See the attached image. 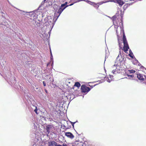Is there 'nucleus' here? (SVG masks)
I'll return each mask as SVG.
<instances>
[{
	"mask_svg": "<svg viewBox=\"0 0 146 146\" xmlns=\"http://www.w3.org/2000/svg\"><path fill=\"white\" fill-rule=\"evenodd\" d=\"M104 79H105V80H106L107 81L109 82H111V79H109L108 78L106 77H105L104 78Z\"/></svg>",
	"mask_w": 146,
	"mask_h": 146,
	"instance_id": "nucleus-18",
	"label": "nucleus"
},
{
	"mask_svg": "<svg viewBox=\"0 0 146 146\" xmlns=\"http://www.w3.org/2000/svg\"><path fill=\"white\" fill-rule=\"evenodd\" d=\"M87 2L88 3L91 5H93L94 7H96V3L94 2H92L91 1L89 0L88 1V2Z\"/></svg>",
	"mask_w": 146,
	"mask_h": 146,
	"instance_id": "nucleus-11",
	"label": "nucleus"
},
{
	"mask_svg": "<svg viewBox=\"0 0 146 146\" xmlns=\"http://www.w3.org/2000/svg\"><path fill=\"white\" fill-rule=\"evenodd\" d=\"M91 89L89 87L82 85L81 88V90L83 93H87L90 91Z\"/></svg>",
	"mask_w": 146,
	"mask_h": 146,
	"instance_id": "nucleus-4",
	"label": "nucleus"
},
{
	"mask_svg": "<svg viewBox=\"0 0 146 146\" xmlns=\"http://www.w3.org/2000/svg\"><path fill=\"white\" fill-rule=\"evenodd\" d=\"M136 60V61L137 62H138V61L137 60Z\"/></svg>",
	"mask_w": 146,
	"mask_h": 146,
	"instance_id": "nucleus-37",
	"label": "nucleus"
},
{
	"mask_svg": "<svg viewBox=\"0 0 146 146\" xmlns=\"http://www.w3.org/2000/svg\"><path fill=\"white\" fill-rule=\"evenodd\" d=\"M78 122V121H76V122H71V121H70V122L71 123V124H72V126H73V128H74V124L76 122Z\"/></svg>",
	"mask_w": 146,
	"mask_h": 146,
	"instance_id": "nucleus-21",
	"label": "nucleus"
},
{
	"mask_svg": "<svg viewBox=\"0 0 146 146\" xmlns=\"http://www.w3.org/2000/svg\"><path fill=\"white\" fill-rule=\"evenodd\" d=\"M7 23H5V22L4 23H2V24L4 25H5V26H6L7 25Z\"/></svg>",
	"mask_w": 146,
	"mask_h": 146,
	"instance_id": "nucleus-29",
	"label": "nucleus"
},
{
	"mask_svg": "<svg viewBox=\"0 0 146 146\" xmlns=\"http://www.w3.org/2000/svg\"><path fill=\"white\" fill-rule=\"evenodd\" d=\"M98 6L97 8H98L99 7V5L97 6Z\"/></svg>",
	"mask_w": 146,
	"mask_h": 146,
	"instance_id": "nucleus-40",
	"label": "nucleus"
},
{
	"mask_svg": "<svg viewBox=\"0 0 146 146\" xmlns=\"http://www.w3.org/2000/svg\"><path fill=\"white\" fill-rule=\"evenodd\" d=\"M62 4L60 6L57 5H56V6H55L54 10L55 11L54 13V16L55 17H56V20L58 18L61 14L63 12V11L67 7H68V5L62 6Z\"/></svg>",
	"mask_w": 146,
	"mask_h": 146,
	"instance_id": "nucleus-2",
	"label": "nucleus"
},
{
	"mask_svg": "<svg viewBox=\"0 0 146 146\" xmlns=\"http://www.w3.org/2000/svg\"><path fill=\"white\" fill-rule=\"evenodd\" d=\"M10 2H9V4H10Z\"/></svg>",
	"mask_w": 146,
	"mask_h": 146,
	"instance_id": "nucleus-42",
	"label": "nucleus"
},
{
	"mask_svg": "<svg viewBox=\"0 0 146 146\" xmlns=\"http://www.w3.org/2000/svg\"><path fill=\"white\" fill-rule=\"evenodd\" d=\"M141 69H143V68H144L145 69V70H146V68H145L143 66H141Z\"/></svg>",
	"mask_w": 146,
	"mask_h": 146,
	"instance_id": "nucleus-30",
	"label": "nucleus"
},
{
	"mask_svg": "<svg viewBox=\"0 0 146 146\" xmlns=\"http://www.w3.org/2000/svg\"><path fill=\"white\" fill-rule=\"evenodd\" d=\"M127 75L128 76V77L130 76V77H131V78H133V77L134 76L133 75H129V74H127Z\"/></svg>",
	"mask_w": 146,
	"mask_h": 146,
	"instance_id": "nucleus-25",
	"label": "nucleus"
},
{
	"mask_svg": "<svg viewBox=\"0 0 146 146\" xmlns=\"http://www.w3.org/2000/svg\"><path fill=\"white\" fill-rule=\"evenodd\" d=\"M137 77L140 80H144V79L143 78V75L142 74H137Z\"/></svg>",
	"mask_w": 146,
	"mask_h": 146,
	"instance_id": "nucleus-8",
	"label": "nucleus"
},
{
	"mask_svg": "<svg viewBox=\"0 0 146 146\" xmlns=\"http://www.w3.org/2000/svg\"><path fill=\"white\" fill-rule=\"evenodd\" d=\"M116 64L117 63H115V64L112 67V69L113 70H112V71H115V70H116V69L117 68Z\"/></svg>",
	"mask_w": 146,
	"mask_h": 146,
	"instance_id": "nucleus-15",
	"label": "nucleus"
},
{
	"mask_svg": "<svg viewBox=\"0 0 146 146\" xmlns=\"http://www.w3.org/2000/svg\"><path fill=\"white\" fill-rule=\"evenodd\" d=\"M80 86V84L78 82H75L74 85V86H76L78 88H79Z\"/></svg>",
	"mask_w": 146,
	"mask_h": 146,
	"instance_id": "nucleus-14",
	"label": "nucleus"
},
{
	"mask_svg": "<svg viewBox=\"0 0 146 146\" xmlns=\"http://www.w3.org/2000/svg\"><path fill=\"white\" fill-rule=\"evenodd\" d=\"M145 79H146V78H145Z\"/></svg>",
	"mask_w": 146,
	"mask_h": 146,
	"instance_id": "nucleus-43",
	"label": "nucleus"
},
{
	"mask_svg": "<svg viewBox=\"0 0 146 146\" xmlns=\"http://www.w3.org/2000/svg\"><path fill=\"white\" fill-rule=\"evenodd\" d=\"M46 0H44L41 3L40 5L38 7L37 11H38L39 12L40 11V10H41V9H40V7L42 6V5L44 4L46 1Z\"/></svg>",
	"mask_w": 146,
	"mask_h": 146,
	"instance_id": "nucleus-10",
	"label": "nucleus"
},
{
	"mask_svg": "<svg viewBox=\"0 0 146 146\" xmlns=\"http://www.w3.org/2000/svg\"><path fill=\"white\" fill-rule=\"evenodd\" d=\"M45 92H46V93H48L47 91V90H46L45 89Z\"/></svg>",
	"mask_w": 146,
	"mask_h": 146,
	"instance_id": "nucleus-35",
	"label": "nucleus"
},
{
	"mask_svg": "<svg viewBox=\"0 0 146 146\" xmlns=\"http://www.w3.org/2000/svg\"><path fill=\"white\" fill-rule=\"evenodd\" d=\"M129 56L132 58H133L134 57V56L131 50L130 49L129 50Z\"/></svg>",
	"mask_w": 146,
	"mask_h": 146,
	"instance_id": "nucleus-13",
	"label": "nucleus"
},
{
	"mask_svg": "<svg viewBox=\"0 0 146 146\" xmlns=\"http://www.w3.org/2000/svg\"><path fill=\"white\" fill-rule=\"evenodd\" d=\"M57 143L54 141H53L48 143V146H56Z\"/></svg>",
	"mask_w": 146,
	"mask_h": 146,
	"instance_id": "nucleus-9",
	"label": "nucleus"
},
{
	"mask_svg": "<svg viewBox=\"0 0 146 146\" xmlns=\"http://www.w3.org/2000/svg\"><path fill=\"white\" fill-rule=\"evenodd\" d=\"M52 128V126L50 125H48L45 127V129L46 131V133L48 134L50 132V130Z\"/></svg>",
	"mask_w": 146,
	"mask_h": 146,
	"instance_id": "nucleus-7",
	"label": "nucleus"
},
{
	"mask_svg": "<svg viewBox=\"0 0 146 146\" xmlns=\"http://www.w3.org/2000/svg\"><path fill=\"white\" fill-rule=\"evenodd\" d=\"M88 0H78L77 1V2H79L80 1H85L86 2H88Z\"/></svg>",
	"mask_w": 146,
	"mask_h": 146,
	"instance_id": "nucleus-26",
	"label": "nucleus"
},
{
	"mask_svg": "<svg viewBox=\"0 0 146 146\" xmlns=\"http://www.w3.org/2000/svg\"><path fill=\"white\" fill-rule=\"evenodd\" d=\"M42 83L44 86H46V84L45 83V82L44 81L42 82Z\"/></svg>",
	"mask_w": 146,
	"mask_h": 146,
	"instance_id": "nucleus-28",
	"label": "nucleus"
},
{
	"mask_svg": "<svg viewBox=\"0 0 146 146\" xmlns=\"http://www.w3.org/2000/svg\"><path fill=\"white\" fill-rule=\"evenodd\" d=\"M102 3V2H100V3H98L97 4H96V5H97V4H99V5H101Z\"/></svg>",
	"mask_w": 146,
	"mask_h": 146,
	"instance_id": "nucleus-33",
	"label": "nucleus"
},
{
	"mask_svg": "<svg viewBox=\"0 0 146 146\" xmlns=\"http://www.w3.org/2000/svg\"><path fill=\"white\" fill-rule=\"evenodd\" d=\"M65 135L68 137L70 138L71 139H72L74 137V135L71 132H66L65 133Z\"/></svg>",
	"mask_w": 146,
	"mask_h": 146,
	"instance_id": "nucleus-6",
	"label": "nucleus"
},
{
	"mask_svg": "<svg viewBox=\"0 0 146 146\" xmlns=\"http://www.w3.org/2000/svg\"><path fill=\"white\" fill-rule=\"evenodd\" d=\"M77 2V1H76V2H75L73 3H71L69 5H68V7L69 6H71L74 3H76Z\"/></svg>",
	"mask_w": 146,
	"mask_h": 146,
	"instance_id": "nucleus-27",
	"label": "nucleus"
},
{
	"mask_svg": "<svg viewBox=\"0 0 146 146\" xmlns=\"http://www.w3.org/2000/svg\"><path fill=\"white\" fill-rule=\"evenodd\" d=\"M123 42L124 44V46L123 47V50L124 52H126L128 51L129 47L126 39V38L125 36L123 33Z\"/></svg>",
	"mask_w": 146,
	"mask_h": 146,
	"instance_id": "nucleus-3",
	"label": "nucleus"
},
{
	"mask_svg": "<svg viewBox=\"0 0 146 146\" xmlns=\"http://www.w3.org/2000/svg\"><path fill=\"white\" fill-rule=\"evenodd\" d=\"M138 65H141V64H140V63L138 62Z\"/></svg>",
	"mask_w": 146,
	"mask_h": 146,
	"instance_id": "nucleus-36",
	"label": "nucleus"
},
{
	"mask_svg": "<svg viewBox=\"0 0 146 146\" xmlns=\"http://www.w3.org/2000/svg\"><path fill=\"white\" fill-rule=\"evenodd\" d=\"M46 2L48 3V5H48V6H51L52 4V2L51 1L47 0L46 1Z\"/></svg>",
	"mask_w": 146,
	"mask_h": 146,
	"instance_id": "nucleus-17",
	"label": "nucleus"
},
{
	"mask_svg": "<svg viewBox=\"0 0 146 146\" xmlns=\"http://www.w3.org/2000/svg\"><path fill=\"white\" fill-rule=\"evenodd\" d=\"M125 58L122 57L121 52L119 51V54L116 58L115 63L116 64L117 68L115 71H112L113 74H116L117 73H119L121 72L120 70V66L123 63L124 61L125 60Z\"/></svg>",
	"mask_w": 146,
	"mask_h": 146,
	"instance_id": "nucleus-1",
	"label": "nucleus"
},
{
	"mask_svg": "<svg viewBox=\"0 0 146 146\" xmlns=\"http://www.w3.org/2000/svg\"><path fill=\"white\" fill-rule=\"evenodd\" d=\"M118 3L119 5H121V6L124 3L123 1H118Z\"/></svg>",
	"mask_w": 146,
	"mask_h": 146,
	"instance_id": "nucleus-20",
	"label": "nucleus"
},
{
	"mask_svg": "<svg viewBox=\"0 0 146 146\" xmlns=\"http://www.w3.org/2000/svg\"><path fill=\"white\" fill-rule=\"evenodd\" d=\"M50 59L51 60V61H52V64H53V56L52 55V53L51 50H50Z\"/></svg>",
	"mask_w": 146,
	"mask_h": 146,
	"instance_id": "nucleus-19",
	"label": "nucleus"
},
{
	"mask_svg": "<svg viewBox=\"0 0 146 146\" xmlns=\"http://www.w3.org/2000/svg\"><path fill=\"white\" fill-rule=\"evenodd\" d=\"M128 71L130 73H133L135 72V71L133 70H129Z\"/></svg>",
	"mask_w": 146,
	"mask_h": 146,
	"instance_id": "nucleus-23",
	"label": "nucleus"
},
{
	"mask_svg": "<svg viewBox=\"0 0 146 146\" xmlns=\"http://www.w3.org/2000/svg\"><path fill=\"white\" fill-rule=\"evenodd\" d=\"M87 2L88 3L91 5H93L94 7H96V3L94 2H92L91 1L89 0L88 1V2Z\"/></svg>",
	"mask_w": 146,
	"mask_h": 146,
	"instance_id": "nucleus-12",
	"label": "nucleus"
},
{
	"mask_svg": "<svg viewBox=\"0 0 146 146\" xmlns=\"http://www.w3.org/2000/svg\"><path fill=\"white\" fill-rule=\"evenodd\" d=\"M97 84H95L94 85V86H95L96 85H97Z\"/></svg>",
	"mask_w": 146,
	"mask_h": 146,
	"instance_id": "nucleus-38",
	"label": "nucleus"
},
{
	"mask_svg": "<svg viewBox=\"0 0 146 146\" xmlns=\"http://www.w3.org/2000/svg\"><path fill=\"white\" fill-rule=\"evenodd\" d=\"M119 16V13H117L115 15H114L111 18L112 19L113 22V23L114 24V23H116V24H117V22H116L117 19V17Z\"/></svg>",
	"mask_w": 146,
	"mask_h": 146,
	"instance_id": "nucleus-5",
	"label": "nucleus"
},
{
	"mask_svg": "<svg viewBox=\"0 0 146 146\" xmlns=\"http://www.w3.org/2000/svg\"><path fill=\"white\" fill-rule=\"evenodd\" d=\"M9 4H10L13 7L15 8H16V9H17V8H16L15 7H14V6L13 5H12V4L11 3H10Z\"/></svg>",
	"mask_w": 146,
	"mask_h": 146,
	"instance_id": "nucleus-32",
	"label": "nucleus"
},
{
	"mask_svg": "<svg viewBox=\"0 0 146 146\" xmlns=\"http://www.w3.org/2000/svg\"><path fill=\"white\" fill-rule=\"evenodd\" d=\"M131 5V4H126L123 6V8L124 9V10H125L128 7V6H130Z\"/></svg>",
	"mask_w": 146,
	"mask_h": 146,
	"instance_id": "nucleus-16",
	"label": "nucleus"
},
{
	"mask_svg": "<svg viewBox=\"0 0 146 146\" xmlns=\"http://www.w3.org/2000/svg\"><path fill=\"white\" fill-rule=\"evenodd\" d=\"M19 11H21L20 10H19V9H18Z\"/></svg>",
	"mask_w": 146,
	"mask_h": 146,
	"instance_id": "nucleus-41",
	"label": "nucleus"
},
{
	"mask_svg": "<svg viewBox=\"0 0 146 146\" xmlns=\"http://www.w3.org/2000/svg\"><path fill=\"white\" fill-rule=\"evenodd\" d=\"M68 4V2H66L62 4V6H63L64 5L66 6V5H67Z\"/></svg>",
	"mask_w": 146,
	"mask_h": 146,
	"instance_id": "nucleus-24",
	"label": "nucleus"
},
{
	"mask_svg": "<svg viewBox=\"0 0 146 146\" xmlns=\"http://www.w3.org/2000/svg\"><path fill=\"white\" fill-rule=\"evenodd\" d=\"M7 1H8V3H9V1H8V0H7Z\"/></svg>",
	"mask_w": 146,
	"mask_h": 146,
	"instance_id": "nucleus-39",
	"label": "nucleus"
},
{
	"mask_svg": "<svg viewBox=\"0 0 146 146\" xmlns=\"http://www.w3.org/2000/svg\"><path fill=\"white\" fill-rule=\"evenodd\" d=\"M62 146H68L66 144H63L62 145Z\"/></svg>",
	"mask_w": 146,
	"mask_h": 146,
	"instance_id": "nucleus-34",
	"label": "nucleus"
},
{
	"mask_svg": "<svg viewBox=\"0 0 146 146\" xmlns=\"http://www.w3.org/2000/svg\"><path fill=\"white\" fill-rule=\"evenodd\" d=\"M38 109L36 106L35 107V109L34 110V111L36 114H38V113L37 112Z\"/></svg>",
	"mask_w": 146,
	"mask_h": 146,
	"instance_id": "nucleus-22",
	"label": "nucleus"
},
{
	"mask_svg": "<svg viewBox=\"0 0 146 146\" xmlns=\"http://www.w3.org/2000/svg\"><path fill=\"white\" fill-rule=\"evenodd\" d=\"M110 79H112L113 78V75H110Z\"/></svg>",
	"mask_w": 146,
	"mask_h": 146,
	"instance_id": "nucleus-31",
	"label": "nucleus"
}]
</instances>
